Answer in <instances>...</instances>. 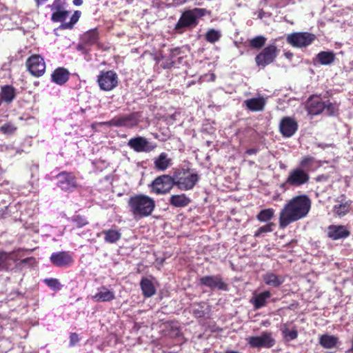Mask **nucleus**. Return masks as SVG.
Here are the masks:
<instances>
[{"label":"nucleus","instance_id":"nucleus-24","mask_svg":"<svg viewBox=\"0 0 353 353\" xmlns=\"http://www.w3.org/2000/svg\"><path fill=\"white\" fill-rule=\"evenodd\" d=\"M16 257L13 253L0 252V270H9L13 268Z\"/></svg>","mask_w":353,"mask_h":353},{"label":"nucleus","instance_id":"nucleus-4","mask_svg":"<svg viewBox=\"0 0 353 353\" xmlns=\"http://www.w3.org/2000/svg\"><path fill=\"white\" fill-rule=\"evenodd\" d=\"M175 185L180 190H190L199 181L200 176L196 172L191 173L189 168H175L174 170Z\"/></svg>","mask_w":353,"mask_h":353},{"label":"nucleus","instance_id":"nucleus-42","mask_svg":"<svg viewBox=\"0 0 353 353\" xmlns=\"http://www.w3.org/2000/svg\"><path fill=\"white\" fill-rule=\"evenodd\" d=\"M69 14V11L63 9L61 10L53 12L51 16V20L53 22H61L65 23V20L67 19Z\"/></svg>","mask_w":353,"mask_h":353},{"label":"nucleus","instance_id":"nucleus-37","mask_svg":"<svg viewBox=\"0 0 353 353\" xmlns=\"http://www.w3.org/2000/svg\"><path fill=\"white\" fill-rule=\"evenodd\" d=\"M351 203L352 201H348L343 203L335 205L333 208L334 213L339 217L344 216L350 212Z\"/></svg>","mask_w":353,"mask_h":353},{"label":"nucleus","instance_id":"nucleus-39","mask_svg":"<svg viewBox=\"0 0 353 353\" xmlns=\"http://www.w3.org/2000/svg\"><path fill=\"white\" fill-rule=\"evenodd\" d=\"M221 37V32L213 28L208 30L205 34V40L210 43H214L218 41Z\"/></svg>","mask_w":353,"mask_h":353},{"label":"nucleus","instance_id":"nucleus-9","mask_svg":"<svg viewBox=\"0 0 353 353\" xmlns=\"http://www.w3.org/2000/svg\"><path fill=\"white\" fill-rule=\"evenodd\" d=\"M117 74L113 70L101 71L97 77V83L101 90L111 91L118 85Z\"/></svg>","mask_w":353,"mask_h":353},{"label":"nucleus","instance_id":"nucleus-34","mask_svg":"<svg viewBox=\"0 0 353 353\" xmlns=\"http://www.w3.org/2000/svg\"><path fill=\"white\" fill-rule=\"evenodd\" d=\"M274 216V210L267 208L261 210L256 215V219L262 223H269Z\"/></svg>","mask_w":353,"mask_h":353},{"label":"nucleus","instance_id":"nucleus-35","mask_svg":"<svg viewBox=\"0 0 353 353\" xmlns=\"http://www.w3.org/2000/svg\"><path fill=\"white\" fill-rule=\"evenodd\" d=\"M102 234L105 235V241L109 243H114L121 237V233L116 230H103Z\"/></svg>","mask_w":353,"mask_h":353},{"label":"nucleus","instance_id":"nucleus-58","mask_svg":"<svg viewBox=\"0 0 353 353\" xmlns=\"http://www.w3.org/2000/svg\"><path fill=\"white\" fill-rule=\"evenodd\" d=\"M150 186L151 188L152 191H154V180L151 181V183L150 184Z\"/></svg>","mask_w":353,"mask_h":353},{"label":"nucleus","instance_id":"nucleus-23","mask_svg":"<svg viewBox=\"0 0 353 353\" xmlns=\"http://www.w3.org/2000/svg\"><path fill=\"white\" fill-rule=\"evenodd\" d=\"M115 299L113 290L108 289L105 286L98 288V292L93 296L92 299L96 302H108Z\"/></svg>","mask_w":353,"mask_h":353},{"label":"nucleus","instance_id":"nucleus-20","mask_svg":"<svg viewBox=\"0 0 353 353\" xmlns=\"http://www.w3.org/2000/svg\"><path fill=\"white\" fill-rule=\"evenodd\" d=\"M139 118L137 113L115 117L113 123L114 127L132 128L138 124Z\"/></svg>","mask_w":353,"mask_h":353},{"label":"nucleus","instance_id":"nucleus-47","mask_svg":"<svg viewBox=\"0 0 353 353\" xmlns=\"http://www.w3.org/2000/svg\"><path fill=\"white\" fill-rule=\"evenodd\" d=\"M17 130V127L10 123H5L0 128L1 132L5 134H12Z\"/></svg>","mask_w":353,"mask_h":353},{"label":"nucleus","instance_id":"nucleus-11","mask_svg":"<svg viewBox=\"0 0 353 353\" xmlns=\"http://www.w3.org/2000/svg\"><path fill=\"white\" fill-rule=\"evenodd\" d=\"M26 66L30 74L34 77L42 76L46 71V63L43 59L37 54L29 57L26 61Z\"/></svg>","mask_w":353,"mask_h":353},{"label":"nucleus","instance_id":"nucleus-57","mask_svg":"<svg viewBox=\"0 0 353 353\" xmlns=\"http://www.w3.org/2000/svg\"><path fill=\"white\" fill-rule=\"evenodd\" d=\"M327 179V177H325L324 175H319V176H318L316 178V181H321V179Z\"/></svg>","mask_w":353,"mask_h":353},{"label":"nucleus","instance_id":"nucleus-38","mask_svg":"<svg viewBox=\"0 0 353 353\" xmlns=\"http://www.w3.org/2000/svg\"><path fill=\"white\" fill-rule=\"evenodd\" d=\"M281 332L283 336V339L285 341H290L295 340L298 337V331L296 329L290 330L286 324H284L281 328Z\"/></svg>","mask_w":353,"mask_h":353},{"label":"nucleus","instance_id":"nucleus-25","mask_svg":"<svg viewBox=\"0 0 353 353\" xmlns=\"http://www.w3.org/2000/svg\"><path fill=\"white\" fill-rule=\"evenodd\" d=\"M173 164L172 159L166 152H161L156 158V170L165 171Z\"/></svg>","mask_w":353,"mask_h":353},{"label":"nucleus","instance_id":"nucleus-6","mask_svg":"<svg viewBox=\"0 0 353 353\" xmlns=\"http://www.w3.org/2000/svg\"><path fill=\"white\" fill-rule=\"evenodd\" d=\"M316 39L315 34L307 32H297L290 34L286 41L293 47L303 48L311 45Z\"/></svg>","mask_w":353,"mask_h":353},{"label":"nucleus","instance_id":"nucleus-31","mask_svg":"<svg viewBox=\"0 0 353 353\" xmlns=\"http://www.w3.org/2000/svg\"><path fill=\"white\" fill-rule=\"evenodd\" d=\"M190 202L191 200L185 194H174L171 196L170 199V204L176 208L186 207Z\"/></svg>","mask_w":353,"mask_h":353},{"label":"nucleus","instance_id":"nucleus-53","mask_svg":"<svg viewBox=\"0 0 353 353\" xmlns=\"http://www.w3.org/2000/svg\"><path fill=\"white\" fill-rule=\"evenodd\" d=\"M257 152L258 149L256 148H250L245 151V154L248 155H252L256 154Z\"/></svg>","mask_w":353,"mask_h":353},{"label":"nucleus","instance_id":"nucleus-54","mask_svg":"<svg viewBox=\"0 0 353 353\" xmlns=\"http://www.w3.org/2000/svg\"><path fill=\"white\" fill-rule=\"evenodd\" d=\"M73 3L74 6H79L82 5L83 0H73Z\"/></svg>","mask_w":353,"mask_h":353},{"label":"nucleus","instance_id":"nucleus-56","mask_svg":"<svg viewBox=\"0 0 353 353\" xmlns=\"http://www.w3.org/2000/svg\"><path fill=\"white\" fill-rule=\"evenodd\" d=\"M176 4H183L186 3L188 0H173Z\"/></svg>","mask_w":353,"mask_h":353},{"label":"nucleus","instance_id":"nucleus-52","mask_svg":"<svg viewBox=\"0 0 353 353\" xmlns=\"http://www.w3.org/2000/svg\"><path fill=\"white\" fill-rule=\"evenodd\" d=\"M114 121V117L113 119H112L111 120L108 121L100 123V125H107V126H109V127H111V126H114V124L113 123Z\"/></svg>","mask_w":353,"mask_h":353},{"label":"nucleus","instance_id":"nucleus-19","mask_svg":"<svg viewBox=\"0 0 353 353\" xmlns=\"http://www.w3.org/2000/svg\"><path fill=\"white\" fill-rule=\"evenodd\" d=\"M305 105L308 114L312 115H318L325 110V103L317 95L310 97Z\"/></svg>","mask_w":353,"mask_h":353},{"label":"nucleus","instance_id":"nucleus-41","mask_svg":"<svg viewBox=\"0 0 353 353\" xmlns=\"http://www.w3.org/2000/svg\"><path fill=\"white\" fill-rule=\"evenodd\" d=\"M266 38L263 36H257L249 40L250 47L254 49H261L266 42Z\"/></svg>","mask_w":353,"mask_h":353},{"label":"nucleus","instance_id":"nucleus-55","mask_svg":"<svg viewBox=\"0 0 353 353\" xmlns=\"http://www.w3.org/2000/svg\"><path fill=\"white\" fill-rule=\"evenodd\" d=\"M34 258H32V257H30V258H26V259H23V260L21 261V263H27L28 262L31 261H34Z\"/></svg>","mask_w":353,"mask_h":353},{"label":"nucleus","instance_id":"nucleus-26","mask_svg":"<svg viewBox=\"0 0 353 353\" xmlns=\"http://www.w3.org/2000/svg\"><path fill=\"white\" fill-rule=\"evenodd\" d=\"M263 280L268 285L274 288H279L285 281V279L282 276L276 275L273 272H267L263 276Z\"/></svg>","mask_w":353,"mask_h":353},{"label":"nucleus","instance_id":"nucleus-1","mask_svg":"<svg viewBox=\"0 0 353 353\" xmlns=\"http://www.w3.org/2000/svg\"><path fill=\"white\" fill-rule=\"evenodd\" d=\"M312 201L306 194L294 196L285 204L279 213V223L281 229L304 219L311 209Z\"/></svg>","mask_w":353,"mask_h":353},{"label":"nucleus","instance_id":"nucleus-46","mask_svg":"<svg viewBox=\"0 0 353 353\" xmlns=\"http://www.w3.org/2000/svg\"><path fill=\"white\" fill-rule=\"evenodd\" d=\"M325 110L328 115L332 116L337 113L339 109L336 103L327 101L325 103Z\"/></svg>","mask_w":353,"mask_h":353},{"label":"nucleus","instance_id":"nucleus-27","mask_svg":"<svg viewBox=\"0 0 353 353\" xmlns=\"http://www.w3.org/2000/svg\"><path fill=\"white\" fill-rule=\"evenodd\" d=\"M271 296L270 291L266 290L254 296L251 302L255 310L261 309L265 307L267 304V301Z\"/></svg>","mask_w":353,"mask_h":353},{"label":"nucleus","instance_id":"nucleus-32","mask_svg":"<svg viewBox=\"0 0 353 353\" xmlns=\"http://www.w3.org/2000/svg\"><path fill=\"white\" fill-rule=\"evenodd\" d=\"M99 34L97 30L92 29L85 32L81 37V41L86 46H93L98 42Z\"/></svg>","mask_w":353,"mask_h":353},{"label":"nucleus","instance_id":"nucleus-17","mask_svg":"<svg viewBox=\"0 0 353 353\" xmlns=\"http://www.w3.org/2000/svg\"><path fill=\"white\" fill-rule=\"evenodd\" d=\"M350 235V232L345 225H330L327 228V236L332 240L345 239Z\"/></svg>","mask_w":353,"mask_h":353},{"label":"nucleus","instance_id":"nucleus-48","mask_svg":"<svg viewBox=\"0 0 353 353\" xmlns=\"http://www.w3.org/2000/svg\"><path fill=\"white\" fill-rule=\"evenodd\" d=\"M166 48H167L164 47L162 50H161V57H156V62H157V64H159L160 65L161 63H163V61H166L167 59L170 58V56H169V53L166 51Z\"/></svg>","mask_w":353,"mask_h":353},{"label":"nucleus","instance_id":"nucleus-12","mask_svg":"<svg viewBox=\"0 0 353 353\" xmlns=\"http://www.w3.org/2000/svg\"><path fill=\"white\" fill-rule=\"evenodd\" d=\"M248 340V344L253 348H270L275 344V340L272 338V333L268 332H263L259 336H250Z\"/></svg>","mask_w":353,"mask_h":353},{"label":"nucleus","instance_id":"nucleus-59","mask_svg":"<svg viewBox=\"0 0 353 353\" xmlns=\"http://www.w3.org/2000/svg\"><path fill=\"white\" fill-rule=\"evenodd\" d=\"M285 54L288 58L292 56V54L291 52H286Z\"/></svg>","mask_w":353,"mask_h":353},{"label":"nucleus","instance_id":"nucleus-8","mask_svg":"<svg viewBox=\"0 0 353 353\" xmlns=\"http://www.w3.org/2000/svg\"><path fill=\"white\" fill-rule=\"evenodd\" d=\"M159 332L162 336L177 340L181 343L183 339L181 325L178 321H167L159 325Z\"/></svg>","mask_w":353,"mask_h":353},{"label":"nucleus","instance_id":"nucleus-13","mask_svg":"<svg viewBox=\"0 0 353 353\" xmlns=\"http://www.w3.org/2000/svg\"><path fill=\"white\" fill-rule=\"evenodd\" d=\"M57 185L64 191H72L77 186L76 177L71 172H62L57 175Z\"/></svg>","mask_w":353,"mask_h":353},{"label":"nucleus","instance_id":"nucleus-43","mask_svg":"<svg viewBox=\"0 0 353 353\" xmlns=\"http://www.w3.org/2000/svg\"><path fill=\"white\" fill-rule=\"evenodd\" d=\"M275 226V224L273 222H269L265 225H263L257 230L255 231L254 234V237H259L261 235H262L263 233H269L273 231L274 227Z\"/></svg>","mask_w":353,"mask_h":353},{"label":"nucleus","instance_id":"nucleus-21","mask_svg":"<svg viewBox=\"0 0 353 353\" xmlns=\"http://www.w3.org/2000/svg\"><path fill=\"white\" fill-rule=\"evenodd\" d=\"M166 51L169 53L170 58L167 59L166 61H163V63H161V66L163 68H170L173 66L176 62L181 63V50L179 48H167Z\"/></svg>","mask_w":353,"mask_h":353},{"label":"nucleus","instance_id":"nucleus-29","mask_svg":"<svg viewBox=\"0 0 353 353\" xmlns=\"http://www.w3.org/2000/svg\"><path fill=\"white\" fill-rule=\"evenodd\" d=\"M16 90L12 85H4L1 87V101L6 103H11L15 98Z\"/></svg>","mask_w":353,"mask_h":353},{"label":"nucleus","instance_id":"nucleus-33","mask_svg":"<svg viewBox=\"0 0 353 353\" xmlns=\"http://www.w3.org/2000/svg\"><path fill=\"white\" fill-rule=\"evenodd\" d=\"M335 58V54L332 51H321L316 55V59L321 65H330Z\"/></svg>","mask_w":353,"mask_h":353},{"label":"nucleus","instance_id":"nucleus-28","mask_svg":"<svg viewBox=\"0 0 353 353\" xmlns=\"http://www.w3.org/2000/svg\"><path fill=\"white\" fill-rule=\"evenodd\" d=\"M69 79V72L63 68H58L52 74V81L57 84L63 85Z\"/></svg>","mask_w":353,"mask_h":353},{"label":"nucleus","instance_id":"nucleus-5","mask_svg":"<svg viewBox=\"0 0 353 353\" xmlns=\"http://www.w3.org/2000/svg\"><path fill=\"white\" fill-rule=\"evenodd\" d=\"M205 12L206 10L203 8H194L183 12L175 25V31L178 33H182L185 28L196 26L198 19L204 16Z\"/></svg>","mask_w":353,"mask_h":353},{"label":"nucleus","instance_id":"nucleus-50","mask_svg":"<svg viewBox=\"0 0 353 353\" xmlns=\"http://www.w3.org/2000/svg\"><path fill=\"white\" fill-rule=\"evenodd\" d=\"M192 313L196 319L203 318L205 314V311L203 310V307L201 305H198V307H194Z\"/></svg>","mask_w":353,"mask_h":353},{"label":"nucleus","instance_id":"nucleus-51","mask_svg":"<svg viewBox=\"0 0 353 353\" xmlns=\"http://www.w3.org/2000/svg\"><path fill=\"white\" fill-rule=\"evenodd\" d=\"M79 341V335L77 333H71L70 336V346H74Z\"/></svg>","mask_w":353,"mask_h":353},{"label":"nucleus","instance_id":"nucleus-2","mask_svg":"<svg viewBox=\"0 0 353 353\" xmlns=\"http://www.w3.org/2000/svg\"><path fill=\"white\" fill-rule=\"evenodd\" d=\"M321 165V162L314 157H303L299 162V165L289 172L285 184L295 188L307 184L310 180V172L316 170Z\"/></svg>","mask_w":353,"mask_h":353},{"label":"nucleus","instance_id":"nucleus-18","mask_svg":"<svg viewBox=\"0 0 353 353\" xmlns=\"http://www.w3.org/2000/svg\"><path fill=\"white\" fill-rule=\"evenodd\" d=\"M175 185L174 175H162L156 177V193L165 194L168 192Z\"/></svg>","mask_w":353,"mask_h":353},{"label":"nucleus","instance_id":"nucleus-10","mask_svg":"<svg viewBox=\"0 0 353 353\" xmlns=\"http://www.w3.org/2000/svg\"><path fill=\"white\" fill-rule=\"evenodd\" d=\"M199 284L208 287L212 290H219L227 291L228 290V285L223 280L221 276L219 274L202 276L199 279Z\"/></svg>","mask_w":353,"mask_h":353},{"label":"nucleus","instance_id":"nucleus-44","mask_svg":"<svg viewBox=\"0 0 353 353\" xmlns=\"http://www.w3.org/2000/svg\"><path fill=\"white\" fill-rule=\"evenodd\" d=\"M43 282L52 290L54 291L60 290L62 285L57 279H46Z\"/></svg>","mask_w":353,"mask_h":353},{"label":"nucleus","instance_id":"nucleus-3","mask_svg":"<svg viewBox=\"0 0 353 353\" xmlns=\"http://www.w3.org/2000/svg\"><path fill=\"white\" fill-rule=\"evenodd\" d=\"M130 211L136 219L149 216L154 208L153 199L143 194L131 196L128 201Z\"/></svg>","mask_w":353,"mask_h":353},{"label":"nucleus","instance_id":"nucleus-7","mask_svg":"<svg viewBox=\"0 0 353 353\" xmlns=\"http://www.w3.org/2000/svg\"><path fill=\"white\" fill-rule=\"evenodd\" d=\"M279 53V50L275 44H270L265 47L255 57L256 65L262 68L270 65L276 60Z\"/></svg>","mask_w":353,"mask_h":353},{"label":"nucleus","instance_id":"nucleus-36","mask_svg":"<svg viewBox=\"0 0 353 353\" xmlns=\"http://www.w3.org/2000/svg\"><path fill=\"white\" fill-rule=\"evenodd\" d=\"M141 288L145 296L150 297L154 294V288L152 282L147 278L141 281Z\"/></svg>","mask_w":353,"mask_h":353},{"label":"nucleus","instance_id":"nucleus-16","mask_svg":"<svg viewBox=\"0 0 353 353\" xmlns=\"http://www.w3.org/2000/svg\"><path fill=\"white\" fill-rule=\"evenodd\" d=\"M128 145L135 152H148L153 150V145L143 137L132 138L128 141Z\"/></svg>","mask_w":353,"mask_h":353},{"label":"nucleus","instance_id":"nucleus-15","mask_svg":"<svg viewBox=\"0 0 353 353\" xmlns=\"http://www.w3.org/2000/svg\"><path fill=\"white\" fill-rule=\"evenodd\" d=\"M298 123L290 117H284L279 123V131L283 137H292L298 130Z\"/></svg>","mask_w":353,"mask_h":353},{"label":"nucleus","instance_id":"nucleus-49","mask_svg":"<svg viewBox=\"0 0 353 353\" xmlns=\"http://www.w3.org/2000/svg\"><path fill=\"white\" fill-rule=\"evenodd\" d=\"M49 7L52 13L65 9L64 3L61 0H54L52 4L49 6Z\"/></svg>","mask_w":353,"mask_h":353},{"label":"nucleus","instance_id":"nucleus-22","mask_svg":"<svg viewBox=\"0 0 353 353\" xmlns=\"http://www.w3.org/2000/svg\"><path fill=\"white\" fill-rule=\"evenodd\" d=\"M245 108L252 112H261L265 108L266 100L263 97L251 98L244 101Z\"/></svg>","mask_w":353,"mask_h":353},{"label":"nucleus","instance_id":"nucleus-45","mask_svg":"<svg viewBox=\"0 0 353 353\" xmlns=\"http://www.w3.org/2000/svg\"><path fill=\"white\" fill-rule=\"evenodd\" d=\"M70 221L73 222L78 228H82L88 223L86 219L81 215H74L72 216Z\"/></svg>","mask_w":353,"mask_h":353},{"label":"nucleus","instance_id":"nucleus-40","mask_svg":"<svg viewBox=\"0 0 353 353\" xmlns=\"http://www.w3.org/2000/svg\"><path fill=\"white\" fill-rule=\"evenodd\" d=\"M81 12L79 10H76L72 16L70 17L69 22H65L61 23L60 28L62 29H72L75 23L79 20Z\"/></svg>","mask_w":353,"mask_h":353},{"label":"nucleus","instance_id":"nucleus-30","mask_svg":"<svg viewBox=\"0 0 353 353\" xmlns=\"http://www.w3.org/2000/svg\"><path fill=\"white\" fill-rule=\"evenodd\" d=\"M338 341V337L328 334H324L320 336L319 343L321 346L325 349H332L337 345Z\"/></svg>","mask_w":353,"mask_h":353},{"label":"nucleus","instance_id":"nucleus-14","mask_svg":"<svg viewBox=\"0 0 353 353\" xmlns=\"http://www.w3.org/2000/svg\"><path fill=\"white\" fill-rule=\"evenodd\" d=\"M51 263L59 268H66L74 263L72 254L68 252L61 251L53 252L50 256Z\"/></svg>","mask_w":353,"mask_h":353}]
</instances>
